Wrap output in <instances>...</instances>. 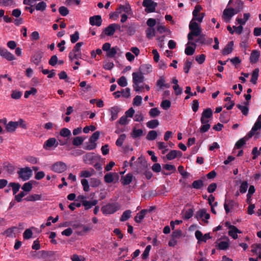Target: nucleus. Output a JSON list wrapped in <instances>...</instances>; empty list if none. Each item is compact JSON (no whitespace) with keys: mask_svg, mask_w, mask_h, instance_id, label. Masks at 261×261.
<instances>
[{"mask_svg":"<svg viewBox=\"0 0 261 261\" xmlns=\"http://www.w3.org/2000/svg\"><path fill=\"white\" fill-rule=\"evenodd\" d=\"M120 208L117 203H108L103 206L101 210L104 214H112L117 211Z\"/></svg>","mask_w":261,"mask_h":261,"instance_id":"nucleus-1","label":"nucleus"},{"mask_svg":"<svg viewBox=\"0 0 261 261\" xmlns=\"http://www.w3.org/2000/svg\"><path fill=\"white\" fill-rule=\"evenodd\" d=\"M83 159V161L86 164L92 165L94 164L95 162H98L100 160V156L96 155L92 152H89L84 155Z\"/></svg>","mask_w":261,"mask_h":261,"instance_id":"nucleus-2","label":"nucleus"},{"mask_svg":"<svg viewBox=\"0 0 261 261\" xmlns=\"http://www.w3.org/2000/svg\"><path fill=\"white\" fill-rule=\"evenodd\" d=\"M240 12L239 9H234L233 8H228L224 9L222 17L227 22H229L231 17L235 14Z\"/></svg>","mask_w":261,"mask_h":261,"instance_id":"nucleus-3","label":"nucleus"},{"mask_svg":"<svg viewBox=\"0 0 261 261\" xmlns=\"http://www.w3.org/2000/svg\"><path fill=\"white\" fill-rule=\"evenodd\" d=\"M17 173L19 178L23 181H26L29 179L32 176V171L29 167L21 168L18 171Z\"/></svg>","mask_w":261,"mask_h":261,"instance_id":"nucleus-4","label":"nucleus"},{"mask_svg":"<svg viewBox=\"0 0 261 261\" xmlns=\"http://www.w3.org/2000/svg\"><path fill=\"white\" fill-rule=\"evenodd\" d=\"M147 167L148 165L145 159L143 156H141L138 159L137 166L134 169L137 173H140L145 170Z\"/></svg>","mask_w":261,"mask_h":261,"instance_id":"nucleus-5","label":"nucleus"},{"mask_svg":"<svg viewBox=\"0 0 261 261\" xmlns=\"http://www.w3.org/2000/svg\"><path fill=\"white\" fill-rule=\"evenodd\" d=\"M142 5L145 7V12L147 13L154 12L158 4L152 0H143Z\"/></svg>","mask_w":261,"mask_h":261,"instance_id":"nucleus-6","label":"nucleus"},{"mask_svg":"<svg viewBox=\"0 0 261 261\" xmlns=\"http://www.w3.org/2000/svg\"><path fill=\"white\" fill-rule=\"evenodd\" d=\"M56 252L53 251L42 250L41 258L44 261H53L55 259Z\"/></svg>","mask_w":261,"mask_h":261,"instance_id":"nucleus-7","label":"nucleus"},{"mask_svg":"<svg viewBox=\"0 0 261 261\" xmlns=\"http://www.w3.org/2000/svg\"><path fill=\"white\" fill-rule=\"evenodd\" d=\"M52 170L57 173H62L66 170V164L62 162H58L52 166Z\"/></svg>","mask_w":261,"mask_h":261,"instance_id":"nucleus-8","label":"nucleus"},{"mask_svg":"<svg viewBox=\"0 0 261 261\" xmlns=\"http://www.w3.org/2000/svg\"><path fill=\"white\" fill-rule=\"evenodd\" d=\"M43 53L41 51H36L31 58V61L36 65H38L41 62Z\"/></svg>","mask_w":261,"mask_h":261,"instance_id":"nucleus-9","label":"nucleus"},{"mask_svg":"<svg viewBox=\"0 0 261 261\" xmlns=\"http://www.w3.org/2000/svg\"><path fill=\"white\" fill-rule=\"evenodd\" d=\"M118 175L116 172H110L107 173L104 176V181L107 184H110L114 181L115 179H118Z\"/></svg>","mask_w":261,"mask_h":261,"instance_id":"nucleus-10","label":"nucleus"},{"mask_svg":"<svg viewBox=\"0 0 261 261\" xmlns=\"http://www.w3.org/2000/svg\"><path fill=\"white\" fill-rule=\"evenodd\" d=\"M89 23L91 25L100 27L102 23V19L100 15H94L89 18Z\"/></svg>","mask_w":261,"mask_h":261,"instance_id":"nucleus-11","label":"nucleus"},{"mask_svg":"<svg viewBox=\"0 0 261 261\" xmlns=\"http://www.w3.org/2000/svg\"><path fill=\"white\" fill-rule=\"evenodd\" d=\"M59 144V143L55 138H50L47 140L44 145L43 147L44 148L47 149L49 148H50L51 147H56L58 146Z\"/></svg>","mask_w":261,"mask_h":261,"instance_id":"nucleus-12","label":"nucleus"},{"mask_svg":"<svg viewBox=\"0 0 261 261\" xmlns=\"http://www.w3.org/2000/svg\"><path fill=\"white\" fill-rule=\"evenodd\" d=\"M261 128V115L257 118V121L254 123L251 130L249 132V137H252L254 135L255 132L258 129Z\"/></svg>","mask_w":261,"mask_h":261,"instance_id":"nucleus-13","label":"nucleus"},{"mask_svg":"<svg viewBox=\"0 0 261 261\" xmlns=\"http://www.w3.org/2000/svg\"><path fill=\"white\" fill-rule=\"evenodd\" d=\"M190 30V32L189 33L187 36L189 41L193 40L194 37H198L201 33V29L200 28L194 29H191Z\"/></svg>","mask_w":261,"mask_h":261,"instance_id":"nucleus-14","label":"nucleus"},{"mask_svg":"<svg viewBox=\"0 0 261 261\" xmlns=\"http://www.w3.org/2000/svg\"><path fill=\"white\" fill-rule=\"evenodd\" d=\"M142 72L139 73L134 72L133 73V81L134 84H140L144 81V76L142 75Z\"/></svg>","mask_w":261,"mask_h":261,"instance_id":"nucleus-15","label":"nucleus"},{"mask_svg":"<svg viewBox=\"0 0 261 261\" xmlns=\"http://www.w3.org/2000/svg\"><path fill=\"white\" fill-rule=\"evenodd\" d=\"M0 55L8 61H13L15 59L14 56L7 49H0Z\"/></svg>","mask_w":261,"mask_h":261,"instance_id":"nucleus-16","label":"nucleus"},{"mask_svg":"<svg viewBox=\"0 0 261 261\" xmlns=\"http://www.w3.org/2000/svg\"><path fill=\"white\" fill-rule=\"evenodd\" d=\"M109 111L111 115V117L110 120L111 121H113L117 118L118 114L120 111V108L118 106H114L112 107Z\"/></svg>","mask_w":261,"mask_h":261,"instance_id":"nucleus-17","label":"nucleus"},{"mask_svg":"<svg viewBox=\"0 0 261 261\" xmlns=\"http://www.w3.org/2000/svg\"><path fill=\"white\" fill-rule=\"evenodd\" d=\"M229 230L228 231V234L234 239H237L238 238L237 233H242L241 231L233 225H229Z\"/></svg>","mask_w":261,"mask_h":261,"instance_id":"nucleus-18","label":"nucleus"},{"mask_svg":"<svg viewBox=\"0 0 261 261\" xmlns=\"http://www.w3.org/2000/svg\"><path fill=\"white\" fill-rule=\"evenodd\" d=\"M260 56V52L256 50H253L250 56V62L254 64L257 62Z\"/></svg>","mask_w":261,"mask_h":261,"instance_id":"nucleus-19","label":"nucleus"},{"mask_svg":"<svg viewBox=\"0 0 261 261\" xmlns=\"http://www.w3.org/2000/svg\"><path fill=\"white\" fill-rule=\"evenodd\" d=\"M18 127V124L16 121H10L6 125V130L9 133H13Z\"/></svg>","mask_w":261,"mask_h":261,"instance_id":"nucleus-20","label":"nucleus"},{"mask_svg":"<svg viewBox=\"0 0 261 261\" xmlns=\"http://www.w3.org/2000/svg\"><path fill=\"white\" fill-rule=\"evenodd\" d=\"M236 205V203L233 200H225V203L224 204V207L226 214H228L229 212L230 208H233Z\"/></svg>","mask_w":261,"mask_h":261,"instance_id":"nucleus-21","label":"nucleus"},{"mask_svg":"<svg viewBox=\"0 0 261 261\" xmlns=\"http://www.w3.org/2000/svg\"><path fill=\"white\" fill-rule=\"evenodd\" d=\"M133 175L130 173L127 174L125 176H122L121 179V184L123 186L129 185L133 180Z\"/></svg>","mask_w":261,"mask_h":261,"instance_id":"nucleus-22","label":"nucleus"},{"mask_svg":"<svg viewBox=\"0 0 261 261\" xmlns=\"http://www.w3.org/2000/svg\"><path fill=\"white\" fill-rule=\"evenodd\" d=\"M120 52V48L117 46L112 47L107 53V56L108 58H114L116 54H118Z\"/></svg>","mask_w":261,"mask_h":261,"instance_id":"nucleus-23","label":"nucleus"},{"mask_svg":"<svg viewBox=\"0 0 261 261\" xmlns=\"http://www.w3.org/2000/svg\"><path fill=\"white\" fill-rule=\"evenodd\" d=\"M198 37H199L195 40V42L189 41L187 45L191 44V45H193L195 47L196 46V42L199 43L201 44H204L205 35L203 34H200V35H199Z\"/></svg>","mask_w":261,"mask_h":261,"instance_id":"nucleus-24","label":"nucleus"},{"mask_svg":"<svg viewBox=\"0 0 261 261\" xmlns=\"http://www.w3.org/2000/svg\"><path fill=\"white\" fill-rule=\"evenodd\" d=\"M147 213V210H142L135 217L134 220L138 223H141L142 219L144 218L145 215Z\"/></svg>","mask_w":261,"mask_h":261,"instance_id":"nucleus-25","label":"nucleus"},{"mask_svg":"<svg viewBox=\"0 0 261 261\" xmlns=\"http://www.w3.org/2000/svg\"><path fill=\"white\" fill-rule=\"evenodd\" d=\"M116 11H121V13L123 11L128 14H130L132 13V9L129 4L126 5H119Z\"/></svg>","mask_w":261,"mask_h":261,"instance_id":"nucleus-26","label":"nucleus"},{"mask_svg":"<svg viewBox=\"0 0 261 261\" xmlns=\"http://www.w3.org/2000/svg\"><path fill=\"white\" fill-rule=\"evenodd\" d=\"M233 42H229L223 49L222 53L223 55H227L230 54L233 50Z\"/></svg>","mask_w":261,"mask_h":261,"instance_id":"nucleus-27","label":"nucleus"},{"mask_svg":"<svg viewBox=\"0 0 261 261\" xmlns=\"http://www.w3.org/2000/svg\"><path fill=\"white\" fill-rule=\"evenodd\" d=\"M251 137H249L248 133L245 137L240 139L236 143V147L238 149L241 148L244 145L246 144V141H247Z\"/></svg>","mask_w":261,"mask_h":261,"instance_id":"nucleus-28","label":"nucleus"},{"mask_svg":"<svg viewBox=\"0 0 261 261\" xmlns=\"http://www.w3.org/2000/svg\"><path fill=\"white\" fill-rule=\"evenodd\" d=\"M115 26L114 24H111L109 25L107 28L105 29L103 32L105 35L111 36L114 35L115 31L113 27Z\"/></svg>","mask_w":261,"mask_h":261,"instance_id":"nucleus-29","label":"nucleus"},{"mask_svg":"<svg viewBox=\"0 0 261 261\" xmlns=\"http://www.w3.org/2000/svg\"><path fill=\"white\" fill-rule=\"evenodd\" d=\"M139 70L143 74H147L151 72L152 68L149 64H143L140 67Z\"/></svg>","mask_w":261,"mask_h":261,"instance_id":"nucleus-30","label":"nucleus"},{"mask_svg":"<svg viewBox=\"0 0 261 261\" xmlns=\"http://www.w3.org/2000/svg\"><path fill=\"white\" fill-rule=\"evenodd\" d=\"M165 80L164 76H161L156 82V85L159 87L160 89H162L163 87L169 88L170 85L169 84H165Z\"/></svg>","mask_w":261,"mask_h":261,"instance_id":"nucleus-31","label":"nucleus"},{"mask_svg":"<svg viewBox=\"0 0 261 261\" xmlns=\"http://www.w3.org/2000/svg\"><path fill=\"white\" fill-rule=\"evenodd\" d=\"M258 73H259L258 68H256L253 71L252 75H251V79L250 80V82L253 84L255 85L256 84L258 76Z\"/></svg>","mask_w":261,"mask_h":261,"instance_id":"nucleus-32","label":"nucleus"},{"mask_svg":"<svg viewBox=\"0 0 261 261\" xmlns=\"http://www.w3.org/2000/svg\"><path fill=\"white\" fill-rule=\"evenodd\" d=\"M143 132L142 129H137L136 128H134L131 133V136L135 139L137 138H139L143 135Z\"/></svg>","mask_w":261,"mask_h":261,"instance_id":"nucleus-33","label":"nucleus"},{"mask_svg":"<svg viewBox=\"0 0 261 261\" xmlns=\"http://www.w3.org/2000/svg\"><path fill=\"white\" fill-rule=\"evenodd\" d=\"M132 212L130 210L125 211L121 215L120 221L124 222L128 220L131 216Z\"/></svg>","mask_w":261,"mask_h":261,"instance_id":"nucleus-34","label":"nucleus"},{"mask_svg":"<svg viewBox=\"0 0 261 261\" xmlns=\"http://www.w3.org/2000/svg\"><path fill=\"white\" fill-rule=\"evenodd\" d=\"M41 195L33 194V195H30L29 196H28L27 198H24V200H25L27 201H35L41 200Z\"/></svg>","mask_w":261,"mask_h":261,"instance_id":"nucleus-35","label":"nucleus"},{"mask_svg":"<svg viewBox=\"0 0 261 261\" xmlns=\"http://www.w3.org/2000/svg\"><path fill=\"white\" fill-rule=\"evenodd\" d=\"M146 37L150 39L155 35V31L153 28H148L146 30Z\"/></svg>","mask_w":261,"mask_h":261,"instance_id":"nucleus-36","label":"nucleus"},{"mask_svg":"<svg viewBox=\"0 0 261 261\" xmlns=\"http://www.w3.org/2000/svg\"><path fill=\"white\" fill-rule=\"evenodd\" d=\"M158 136V134L155 130H150L146 136V139L149 141L155 140Z\"/></svg>","mask_w":261,"mask_h":261,"instance_id":"nucleus-37","label":"nucleus"},{"mask_svg":"<svg viewBox=\"0 0 261 261\" xmlns=\"http://www.w3.org/2000/svg\"><path fill=\"white\" fill-rule=\"evenodd\" d=\"M9 187H12L13 195H15L19 191L20 188V185L19 183L10 182L9 184Z\"/></svg>","mask_w":261,"mask_h":261,"instance_id":"nucleus-38","label":"nucleus"},{"mask_svg":"<svg viewBox=\"0 0 261 261\" xmlns=\"http://www.w3.org/2000/svg\"><path fill=\"white\" fill-rule=\"evenodd\" d=\"M159 125V122L156 119L151 120L146 123L147 126L149 128H155Z\"/></svg>","mask_w":261,"mask_h":261,"instance_id":"nucleus-39","label":"nucleus"},{"mask_svg":"<svg viewBox=\"0 0 261 261\" xmlns=\"http://www.w3.org/2000/svg\"><path fill=\"white\" fill-rule=\"evenodd\" d=\"M203 181L201 179L194 180L192 185L193 188L196 189H200L203 186Z\"/></svg>","mask_w":261,"mask_h":261,"instance_id":"nucleus-40","label":"nucleus"},{"mask_svg":"<svg viewBox=\"0 0 261 261\" xmlns=\"http://www.w3.org/2000/svg\"><path fill=\"white\" fill-rule=\"evenodd\" d=\"M216 247L219 250H226L229 247V244L227 242L222 241L219 243Z\"/></svg>","mask_w":261,"mask_h":261,"instance_id":"nucleus-41","label":"nucleus"},{"mask_svg":"<svg viewBox=\"0 0 261 261\" xmlns=\"http://www.w3.org/2000/svg\"><path fill=\"white\" fill-rule=\"evenodd\" d=\"M213 115V111L211 108L206 109L202 113L201 117L205 118H211Z\"/></svg>","mask_w":261,"mask_h":261,"instance_id":"nucleus-42","label":"nucleus"},{"mask_svg":"<svg viewBox=\"0 0 261 261\" xmlns=\"http://www.w3.org/2000/svg\"><path fill=\"white\" fill-rule=\"evenodd\" d=\"M237 107L241 111L242 114L245 116H247L249 112V108L247 106H243L240 104H237L236 105Z\"/></svg>","mask_w":261,"mask_h":261,"instance_id":"nucleus-43","label":"nucleus"},{"mask_svg":"<svg viewBox=\"0 0 261 261\" xmlns=\"http://www.w3.org/2000/svg\"><path fill=\"white\" fill-rule=\"evenodd\" d=\"M193 215V210L192 208H189L184 212L182 218L185 220H188L191 218Z\"/></svg>","mask_w":261,"mask_h":261,"instance_id":"nucleus-44","label":"nucleus"},{"mask_svg":"<svg viewBox=\"0 0 261 261\" xmlns=\"http://www.w3.org/2000/svg\"><path fill=\"white\" fill-rule=\"evenodd\" d=\"M0 5L4 7L11 6L15 5L13 0H0Z\"/></svg>","mask_w":261,"mask_h":261,"instance_id":"nucleus-45","label":"nucleus"},{"mask_svg":"<svg viewBox=\"0 0 261 261\" xmlns=\"http://www.w3.org/2000/svg\"><path fill=\"white\" fill-rule=\"evenodd\" d=\"M46 8V3L42 1L38 4H37L35 7V9L37 11H43L45 10Z\"/></svg>","mask_w":261,"mask_h":261,"instance_id":"nucleus-46","label":"nucleus"},{"mask_svg":"<svg viewBox=\"0 0 261 261\" xmlns=\"http://www.w3.org/2000/svg\"><path fill=\"white\" fill-rule=\"evenodd\" d=\"M82 228L83 229L82 230H81L79 232H77V234L81 236L84 235L85 233H86L88 231H89L91 229L92 227L90 225H83L82 227Z\"/></svg>","mask_w":261,"mask_h":261,"instance_id":"nucleus-47","label":"nucleus"},{"mask_svg":"<svg viewBox=\"0 0 261 261\" xmlns=\"http://www.w3.org/2000/svg\"><path fill=\"white\" fill-rule=\"evenodd\" d=\"M91 172L87 170L82 171L81 172L80 176L86 178L90 177L94 172V170L92 168H91Z\"/></svg>","mask_w":261,"mask_h":261,"instance_id":"nucleus-48","label":"nucleus"},{"mask_svg":"<svg viewBox=\"0 0 261 261\" xmlns=\"http://www.w3.org/2000/svg\"><path fill=\"white\" fill-rule=\"evenodd\" d=\"M118 84L121 87L126 86L127 83L126 79L125 76H122L117 80Z\"/></svg>","mask_w":261,"mask_h":261,"instance_id":"nucleus-49","label":"nucleus"},{"mask_svg":"<svg viewBox=\"0 0 261 261\" xmlns=\"http://www.w3.org/2000/svg\"><path fill=\"white\" fill-rule=\"evenodd\" d=\"M149 114L151 117L154 118L160 115V111L157 108H152L150 109Z\"/></svg>","mask_w":261,"mask_h":261,"instance_id":"nucleus-50","label":"nucleus"},{"mask_svg":"<svg viewBox=\"0 0 261 261\" xmlns=\"http://www.w3.org/2000/svg\"><path fill=\"white\" fill-rule=\"evenodd\" d=\"M22 92L19 91L13 90L12 92L11 98L15 99H19L22 96Z\"/></svg>","mask_w":261,"mask_h":261,"instance_id":"nucleus-51","label":"nucleus"},{"mask_svg":"<svg viewBox=\"0 0 261 261\" xmlns=\"http://www.w3.org/2000/svg\"><path fill=\"white\" fill-rule=\"evenodd\" d=\"M126 138L125 134L121 135L118 138L116 142V145L117 146H121L123 144V141L125 140Z\"/></svg>","mask_w":261,"mask_h":261,"instance_id":"nucleus-52","label":"nucleus"},{"mask_svg":"<svg viewBox=\"0 0 261 261\" xmlns=\"http://www.w3.org/2000/svg\"><path fill=\"white\" fill-rule=\"evenodd\" d=\"M37 92V89H36L35 88H31V89L30 90H28V91H26L24 93V97L25 98H27L29 97V96L31 95V94H32L33 95H35Z\"/></svg>","mask_w":261,"mask_h":261,"instance_id":"nucleus-53","label":"nucleus"},{"mask_svg":"<svg viewBox=\"0 0 261 261\" xmlns=\"http://www.w3.org/2000/svg\"><path fill=\"white\" fill-rule=\"evenodd\" d=\"M59 11L60 14L63 16H67L69 13L68 9L64 6L60 7L59 9Z\"/></svg>","mask_w":261,"mask_h":261,"instance_id":"nucleus-54","label":"nucleus"},{"mask_svg":"<svg viewBox=\"0 0 261 261\" xmlns=\"http://www.w3.org/2000/svg\"><path fill=\"white\" fill-rule=\"evenodd\" d=\"M83 141L84 139L82 137H76L73 139L72 144L75 146H79L83 143Z\"/></svg>","mask_w":261,"mask_h":261,"instance_id":"nucleus-55","label":"nucleus"},{"mask_svg":"<svg viewBox=\"0 0 261 261\" xmlns=\"http://www.w3.org/2000/svg\"><path fill=\"white\" fill-rule=\"evenodd\" d=\"M100 135V133L98 131L94 133L89 139V142L95 143L98 139Z\"/></svg>","mask_w":261,"mask_h":261,"instance_id":"nucleus-56","label":"nucleus"},{"mask_svg":"<svg viewBox=\"0 0 261 261\" xmlns=\"http://www.w3.org/2000/svg\"><path fill=\"white\" fill-rule=\"evenodd\" d=\"M42 250L39 251H31L30 254L33 258H41Z\"/></svg>","mask_w":261,"mask_h":261,"instance_id":"nucleus-57","label":"nucleus"},{"mask_svg":"<svg viewBox=\"0 0 261 261\" xmlns=\"http://www.w3.org/2000/svg\"><path fill=\"white\" fill-rule=\"evenodd\" d=\"M60 134L63 137H67L71 135L70 131L67 128H63L61 129Z\"/></svg>","mask_w":261,"mask_h":261,"instance_id":"nucleus-58","label":"nucleus"},{"mask_svg":"<svg viewBox=\"0 0 261 261\" xmlns=\"http://www.w3.org/2000/svg\"><path fill=\"white\" fill-rule=\"evenodd\" d=\"M171 106V102L169 100H164L161 103V107L164 110H168Z\"/></svg>","mask_w":261,"mask_h":261,"instance_id":"nucleus-59","label":"nucleus"},{"mask_svg":"<svg viewBox=\"0 0 261 261\" xmlns=\"http://www.w3.org/2000/svg\"><path fill=\"white\" fill-rule=\"evenodd\" d=\"M32 184L30 182L25 183L22 187V189L24 192H30L32 189Z\"/></svg>","mask_w":261,"mask_h":261,"instance_id":"nucleus-60","label":"nucleus"},{"mask_svg":"<svg viewBox=\"0 0 261 261\" xmlns=\"http://www.w3.org/2000/svg\"><path fill=\"white\" fill-rule=\"evenodd\" d=\"M33 235L32 231L30 229H27L23 232V238L26 240H28L32 238Z\"/></svg>","mask_w":261,"mask_h":261,"instance_id":"nucleus-61","label":"nucleus"},{"mask_svg":"<svg viewBox=\"0 0 261 261\" xmlns=\"http://www.w3.org/2000/svg\"><path fill=\"white\" fill-rule=\"evenodd\" d=\"M248 184L247 181H244L241 185L240 191L241 193H245L246 192Z\"/></svg>","mask_w":261,"mask_h":261,"instance_id":"nucleus-62","label":"nucleus"},{"mask_svg":"<svg viewBox=\"0 0 261 261\" xmlns=\"http://www.w3.org/2000/svg\"><path fill=\"white\" fill-rule=\"evenodd\" d=\"M100 184L99 179L96 178H92L90 179V185L92 187H97Z\"/></svg>","mask_w":261,"mask_h":261,"instance_id":"nucleus-63","label":"nucleus"},{"mask_svg":"<svg viewBox=\"0 0 261 261\" xmlns=\"http://www.w3.org/2000/svg\"><path fill=\"white\" fill-rule=\"evenodd\" d=\"M195 47L194 48L193 47L188 46L186 47L185 49V54L188 56L193 55L195 52Z\"/></svg>","mask_w":261,"mask_h":261,"instance_id":"nucleus-64","label":"nucleus"}]
</instances>
